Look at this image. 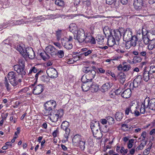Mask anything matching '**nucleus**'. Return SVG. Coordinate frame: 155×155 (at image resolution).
<instances>
[{
    "label": "nucleus",
    "mask_w": 155,
    "mask_h": 155,
    "mask_svg": "<svg viewBox=\"0 0 155 155\" xmlns=\"http://www.w3.org/2000/svg\"><path fill=\"white\" fill-rule=\"evenodd\" d=\"M64 114L63 109H60L56 111H53L50 112L48 115L49 118L52 122H57L59 117H62Z\"/></svg>",
    "instance_id": "4"
},
{
    "label": "nucleus",
    "mask_w": 155,
    "mask_h": 155,
    "mask_svg": "<svg viewBox=\"0 0 155 155\" xmlns=\"http://www.w3.org/2000/svg\"><path fill=\"white\" fill-rule=\"evenodd\" d=\"M62 31L61 30H58L56 31V35L57 36V39L58 41H59L61 36Z\"/></svg>",
    "instance_id": "45"
},
{
    "label": "nucleus",
    "mask_w": 155,
    "mask_h": 155,
    "mask_svg": "<svg viewBox=\"0 0 155 155\" xmlns=\"http://www.w3.org/2000/svg\"><path fill=\"white\" fill-rule=\"evenodd\" d=\"M91 70L89 67H85L82 68V71L83 72L87 73V74L88 73V72H89Z\"/></svg>",
    "instance_id": "51"
},
{
    "label": "nucleus",
    "mask_w": 155,
    "mask_h": 155,
    "mask_svg": "<svg viewBox=\"0 0 155 155\" xmlns=\"http://www.w3.org/2000/svg\"><path fill=\"white\" fill-rule=\"evenodd\" d=\"M14 71H11L9 72L8 75V78L10 83L13 86L15 87L18 84V76L19 75Z\"/></svg>",
    "instance_id": "5"
},
{
    "label": "nucleus",
    "mask_w": 155,
    "mask_h": 155,
    "mask_svg": "<svg viewBox=\"0 0 155 155\" xmlns=\"http://www.w3.org/2000/svg\"><path fill=\"white\" fill-rule=\"evenodd\" d=\"M40 55L44 60H48L50 58L49 54L46 52L45 50L44 52L41 53Z\"/></svg>",
    "instance_id": "32"
},
{
    "label": "nucleus",
    "mask_w": 155,
    "mask_h": 155,
    "mask_svg": "<svg viewBox=\"0 0 155 155\" xmlns=\"http://www.w3.org/2000/svg\"><path fill=\"white\" fill-rule=\"evenodd\" d=\"M90 124L92 132L100 130V124L98 121L92 120Z\"/></svg>",
    "instance_id": "14"
},
{
    "label": "nucleus",
    "mask_w": 155,
    "mask_h": 155,
    "mask_svg": "<svg viewBox=\"0 0 155 155\" xmlns=\"http://www.w3.org/2000/svg\"><path fill=\"white\" fill-rule=\"evenodd\" d=\"M115 39L114 38L112 35L108 36L107 39V43L109 46L112 47L114 45L115 43Z\"/></svg>",
    "instance_id": "25"
},
{
    "label": "nucleus",
    "mask_w": 155,
    "mask_h": 155,
    "mask_svg": "<svg viewBox=\"0 0 155 155\" xmlns=\"http://www.w3.org/2000/svg\"><path fill=\"white\" fill-rule=\"evenodd\" d=\"M118 77L120 82L123 84L125 81L126 75L125 74L123 73H120Z\"/></svg>",
    "instance_id": "30"
},
{
    "label": "nucleus",
    "mask_w": 155,
    "mask_h": 155,
    "mask_svg": "<svg viewBox=\"0 0 155 155\" xmlns=\"http://www.w3.org/2000/svg\"><path fill=\"white\" fill-rule=\"evenodd\" d=\"M117 30L119 33H120V35L121 36L123 35L124 36V33H125L126 30H125L124 28H120L118 29H116Z\"/></svg>",
    "instance_id": "48"
},
{
    "label": "nucleus",
    "mask_w": 155,
    "mask_h": 155,
    "mask_svg": "<svg viewBox=\"0 0 155 155\" xmlns=\"http://www.w3.org/2000/svg\"><path fill=\"white\" fill-rule=\"evenodd\" d=\"M4 84H5V87H6V89L8 91H10L12 89L11 86L8 82V80L6 77H5V78Z\"/></svg>",
    "instance_id": "44"
},
{
    "label": "nucleus",
    "mask_w": 155,
    "mask_h": 155,
    "mask_svg": "<svg viewBox=\"0 0 155 155\" xmlns=\"http://www.w3.org/2000/svg\"><path fill=\"white\" fill-rule=\"evenodd\" d=\"M117 68L119 71L123 70L124 71H127L130 68V66L126 62H124L123 64L119 65Z\"/></svg>",
    "instance_id": "19"
},
{
    "label": "nucleus",
    "mask_w": 155,
    "mask_h": 155,
    "mask_svg": "<svg viewBox=\"0 0 155 155\" xmlns=\"http://www.w3.org/2000/svg\"><path fill=\"white\" fill-rule=\"evenodd\" d=\"M114 35L113 36L116 40L118 41L121 37L120 33H119L117 30H114Z\"/></svg>",
    "instance_id": "36"
},
{
    "label": "nucleus",
    "mask_w": 155,
    "mask_h": 155,
    "mask_svg": "<svg viewBox=\"0 0 155 155\" xmlns=\"http://www.w3.org/2000/svg\"><path fill=\"white\" fill-rule=\"evenodd\" d=\"M107 120V122H108L110 125H112L114 123V120L113 117L108 116L106 118Z\"/></svg>",
    "instance_id": "43"
},
{
    "label": "nucleus",
    "mask_w": 155,
    "mask_h": 155,
    "mask_svg": "<svg viewBox=\"0 0 155 155\" xmlns=\"http://www.w3.org/2000/svg\"><path fill=\"white\" fill-rule=\"evenodd\" d=\"M103 31L105 36L107 35L108 37V36L111 35V29L108 26L105 27L103 28Z\"/></svg>",
    "instance_id": "31"
},
{
    "label": "nucleus",
    "mask_w": 155,
    "mask_h": 155,
    "mask_svg": "<svg viewBox=\"0 0 155 155\" xmlns=\"http://www.w3.org/2000/svg\"><path fill=\"white\" fill-rule=\"evenodd\" d=\"M94 137L97 139H100L102 137V134L101 132V130H99L95 131L92 132Z\"/></svg>",
    "instance_id": "29"
},
{
    "label": "nucleus",
    "mask_w": 155,
    "mask_h": 155,
    "mask_svg": "<svg viewBox=\"0 0 155 155\" xmlns=\"http://www.w3.org/2000/svg\"><path fill=\"white\" fill-rule=\"evenodd\" d=\"M116 94L114 91H111L110 93V97L111 98H114L115 97Z\"/></svg>",
    "instance_id": "61"
},
{
    "label": "nucleus",
    "mask_w": 155,
    "mask_h": 155,
    "mask_svg": "<svg viewBox=\"0 0 155 155\" xmlns=\"http://www.w3.org/2000/svg\"><path fill=\"white\" fill-rule=\"evenodd\" d=\"M45 16H46L45 18V20L53 19L55 17L54 15L52 14L48 15Z\"/></svg>",
    "instance_id": "57"
},
{
    "label": "nucleus",
    "mask_w": 155,
    "mask_h": 155,
    "mask_svg": "<svg viewBox=\"0 0 155 155\" xmlns=\"http://www.w3.org/2000/svg\"><path fill=\"white\" fill-rule=\"evenodd\" d=\"M148 49L149 50L155 49V42L150 43L148 45Z\"/></svg>",
    "instance_id": "47"
},
{
    "label": "nucleus",
    "mask_w": 155,
    "mask_h": 155,
    "mask_svg": "<svg viewBox=\"0 0 155 155\" xmlns=\"http://www.w3.org/2000/svg\"><path fill=\"white\" fill-rule=\"evenodd\" d=\"M149 144L150 145L149 147L147 149H145L143 152V153L144 155H147L149 153L150 151L151 148L152 144V143H149Z\"/></svg>",
    "instance_id": "46"
},
{
    "label": "nucleus",
    "mask_w": 155,
    "mask_h": 155,
    "mask_svg": "<svg viewBox=\"0 0 155 155\" xmlns=\"http://www.w3.org/2000/svg\"><path fill=\"white\" fill-rule=\"evenodd\" d=\"M43 86L42 85L39 84L35 86L33 89V93L34 94L38 95L41 94L43 91Z\"/></svg>",
    "instance_id": "17"
},
{
    "label": "nucleus",
    "mask_w": 155,
    "mask_h": 155,
    "mask_svg": "<svg viewBox=\"0 0 155 155\" xmlns=\"http://www.w3.org/2000/svg\"><path fill=\"white\" fill-rule=\"evenodd\" d=\"M85 142L84 141H82V140L79 143L78 145H79L81 150H84L85 148Z\"/></svg>",
    "instance_id": "41"
},
{
    "label": "nucleus",
    "mask_w": 155,
    "mask_h": 155,
    "mask_svg": "<svg viewBox=\"0 0 155 155\" xmlns=\"http://www.w3.org/2000/svg\"><path fill=\"white\" fill-rule=\"evenodd\" d=\"M93 51L92 50L88 49V50L85 52H84L81 54L82 55H84L85 56H88L91 54L92 53Z\"/></svg>",
    "instance_id": "55"
},
{
    "label": "nucleus",
    "mask_w": 155,
    "mask_h": 155,
    "mask_svg": "<svg viewBox=\"0 0 155 155\" xmlns=\"http://www.w3.org/2000/svg\"><path fill=\"white\" fill-rule=\"evenodd\" d=\"M142 36L144 43L146 45L148 44L149 42V41L150 40L148 37L147 35H142Z\"/></svg>",
    "instance_id": "40"
},
{
    "label": "nucleus",
    "mask_w": 155,
    "mask_h": 155,
    "mask_svg": "<svg viewBox=\"0 0 155 155\" xmlns=\"http://www.w3.org/2000/svg\"><path fill=\"white\" fill-rule=\"evenodd\" d=\"M84 78V77L83 76L81 79L83 83L82 84L81 88L83 91H87L90 88V82H87V81H84L83 80Z\"/></svg>",
    "instance_id": "18"
},
{
    "label": "nucleus",
    "mask_w": 155,
    "mask_h": 155,
    "mask_svg": "<svg viewBox=\"0 0 155 155\" xmlns=\"http://www.w3.org/2000/svg\"><path fill=\"white\" fill-rule=\"evenodd\" d=\"M48 75L50 78H54L58 76V73L56 70L54 68H49L46 71Z\"/></svg>",
    "instance_id": "11"
},
{
    "label": "nucleus",
    "mask_w": 155,
    "mask_h": 155,
    "mask_svg": "<svg viewBox=\"0 0 155 155\" xmlns=\"http://www.w3.org/2000/svg\"><path fill=\"white\" fill-rule=\"evenodd\" d=\"M131 92L130 89H127L121 94L122 97L124 98H129L130 96Z\"/></svg>",
    "instance_id": "24"
},
{
    "label": "nucleus",
    "mask_w": 155,
    "mask_h": 155,
    "mask_svg": "<svg viewBox=\"0 0 155 155\" xmlns=\"http://www.w3.org/2000/svg\"><path fill=\"white\" fill-rule=\"evenodd\" d=\"M14 69L18 74H20L21 78H23L26 73L24 70L25 68V60L22 59H20L18 61V64L14 65Z\"/></svg>",
    "instance_id": "3"
},
{
    "label": "nucleus",
    "mask_w": 155,
    "mask_h": 155,
    "mask_svg": "<svg viewBox=\"0 0 155 155\" xmlns=\"http://www.w3.org/2000/svg\"><path fill=\"white\" fill-rule=\"evenodd\" d=\"M2 46H4L8 48L9 46V41L8 39H5L3 41L2 43Z\"/></svg>",
    "instance_id": "49"
},
{
    "label": "nucleus",
    "mask_w": 155,
    "mask_h": 155,
    "mask_svg": "<svg viewBox=\"0 0 155 155\" xmlns=\"http://www.w3.org/2000/svg\"><path fill=\"white\" fill-rule=\"evenodd\" d=\"M46 16L45 15H40L37 17L33 18L32 20L30 21V23L31 21L40 22L41 21H44L45 20Z\"/></svg>",
    "instance_id": "26"
},
{
    "label": "nucleus",
    "mask_w": 155,
    "mask_h": 155,
    "mask_svg": "<svg viewBox=\"0 0 155 155\" xmlns=\"http://www.w3.org/2000/svg\"><path fill=\"white\" fill-rule=\"evenodd\" d=\"M86 35L84 30L81 29L78 31L76 35H74V39L79 43H82L84 42Z\"/></svg>",
    "instance_id": "7"
},
{
    "label": "nucleus",
    "mask_w": 155,
    "mask_h": 155,
    "mask_svg": "<svg viewBox=\"0 0 155 155\" xmlns=\"http://www.w3.org/2000/svg\"><path fill=\"white\" fill-rule=\"evenodd\" d=\"M142 81V77L141 75H138L130 84L131 88L133 89L138 87Z\"/></svg>",
    "instance_id": "9"
},
{
    "label": "nucleus",
    "mask_w": 155,
    "mask_h": 155,
    "mask_svg": "<svg viewBox=\"0 0 155 155\" xmlns=\"http://www.w3.org/2000/svg\"><path fill=\"white\" fill-rule=\"evenodd\" d=\"M112 86V84L111 83H106L102 85L101 91L102 92H105L109 90Z\"/></svg>",
    "instance_id": "21"
},
{
    "label": "nucleus",
    "mask_w": 155,
    "mask_h": 155,
    "mask_svg": "<svg viewBox=\"0 0 155 155\" xmlns=\"http://www.w3.org/2000/svg\"><path fill=\"white\" fill-rule=\"evenodd\" d=\"M123 45H125V48L127 49H128L129 48H130L131 46V45H129V44H128V43H127V42L126 43V44H125V43H123Z\"/></svg>",
    "instance_id": "62"
},
{
    "label": "nucleus",
    "mask_w": 155,
    "mask_h": 155,
    "mask_svg": "<svg viewBox=\"0 0 155 155\" xmlns=\"http://www.w3.org/2000/svg\"><path fill=\"white\" fill-rule=\"evenodd\" d=\"M69 126V123L66 121H64L61 125V128L65 131V134L64 135V137L66 139L64 142L68 141V138L70 133V129L68 128Z\"/></svg>",
    "instance_id": "6"
},
{
    "label": "nucleus",
    "mask_w": 155,
    "mask_h": 155,
    "mask_svg": "<svg viewBox=\"0 0 155 155\" xmlns=\"http://www.w3.org/2000/svg\"><path fill=\"white\" fill-rule=\"evenodd\" d=\"M152 77V74L148 71L145 70L143 73V79L145 81H147Z\"/></svg>",
    "instance_id": "22"
},
{
    "label": "nucleus",
    "mask_w": 155,
    "mask_h": 155,
    "mask_svg": "<svg viewBox=\"0 0 155 155\" xmlns=\"http://www.w3.org/2000/svg\"><path fill=\"white\" fill-rule=\"evenodd\" d=\"M16 49L24 58L28 57L30 59H33L35 57L34 51L30 47L25 48L19 45H17Z\"/></svg>",
    "instance_id": "1"
},
{
    "label": "nucleus",
    "mask_w": 155,
    "mask_h": 155,
    "mask_svg": "<svg viewBox=\"0 0 155 155\" xmlns=\"http://www.w3.org/2000/svg\"><path fill=\"white\" fill-rule=\"evenodd\" d=\"M138 40L137 36H133L130 40L131 45L133 47H135L136 45L137 41Z\"/></svg>",
    "instance_id": "28"
},
{
    "label": "nucleus",
    "mask_w": 155,
    "mask_h": 155,
    "mask_svg": "<svg viewBox=\"0 0 155 155\" xmlns=\"http://www.w3.org/2000/svg\"><path fill=\"white\" fill-rule=\"evenodd\" d=\"M82 140V138L80 135L77 134L75 135L72 140L73 144L75 145H78L79 143Z\"/></svg>",
    "instance_id": "23"
},
{
    "label": "nucleus",
    "mask_w": 155,
    "mask_h": 155,
    "mask_svg": "<svg viewBox=\"0 0 155 155\" xmlns=\"http://www.w3.org/2000/svg\"><path fill=\"white\" fill-rule=\"evenodd\" d=\"M132 34V32L130 29H127L123 36L124 40L127 42L130 41V39L133 37Z\"/></svg>",
    "instance_id": "13"
},
{
    "label": "nucleus",
    "mask_w": 155,
    "mask_h": 155,
    "mask_svg": "<svg viewBox=\"0 0 155 155\" xmlns=\"http://www.w3.org/2000/svg\"><path fill=\"white\" fill-rule=\"evenodd\" d=\"M147 104H145V100L144 101L142 102L141 107L140 108V112L142 114H144L145 113V109L147 108L148 107L147 106Z\"/></svg>",
    "instance_id": "33"
},
{
    "label": "nucleus",
    "mask_w": 155,
    "mask_h": 155,
    "mask_svg": "<svg viewBox=\"0 0 155 155\" xmlns=\"http://www.w3.org/2000/svg\"><path fill=\"white\" fill-rule=\"evenodd\" d=\"M56 55L59 58H62L64 56V51L61 50L58 51H57L56 50Z\"/></svg>",
    "instance_id": "42"
},
{
    "label": "nucleus",
    "mask_w": 155,
    "mask_h": 155,
    "mask_svg": "<svg viewBox=\"0 0 155 155\" xmlns=\"http://www.w3.org/2000/svg\"><path fill=\"white\" fill-rule=\"evenodd\" d=\"M74 61H76L74 60L72 58L69 59H68L67 62L68 64H72L74 63Z\"/></svg>",
    "instance_id": "59"
},
{
    "label": "nucleus",
    "mask_w": 155,
    "mask_h": 155,
    "mask_svg": "<svg viewBox=\"0 0 155 155\" xmlns=\"http://www.w3.org/2000/svg\"><path fill=\"white\" fill-rule=\"evenodd\" d=\"M150 70L149 71L150 73L151 74L153 73H155V65H151L150 67Z\"/></svg>",
    "instance_id": "56"
},
{
    "label": "nucleus",
    "mask_w": 155,
    "mask_h": 155,
    "mask_svg": "<svg viewBox=\"0 0 155 155\" xmlns=\"http://www.w3.org/2000/svg\"><path fill=\"white\" fill-rule=\"evenodd\" d=\"M61 43L63 45L66 49L70 50L73 47V45L71 42L67 41V37L61 39Z\"/></svg>",
    "instance_id": "15"
},
{
    "label": "nucleus",
    "mask_w": 155,
    "mask_h": 155,
    "mask_svg": "<svg viewBox=\"0 0 155 155\" xmlns=\"http://www.w3.org/2000/svg\"><path fill=\"white\" fill-rule=\"evenodd\" d=\"M56 106V103L53 100L47 101L44 105V109L43 110V114L45 116H48L50 112L53 111Z\"/></svg>",
    "instance_id": "2"
},
{
    "label": "nucleus",
    "mask_w": 155,
    "mask_h": 155,
    "mask_svg": "<svg viewBox=\"0 0 155 155\" xmlns=\"http://www.w3.org/2000/svg\"><path fill=\"white\" fill-rule=\"evenodd\" d=\"M37 68L35 67H33L29 70L28 74L29 75L33 72L34 73H36L37 72Z\"/></svg>",
    "instance_id": "54"
},
{
    "label": "nucleus",
    "mask_w": 155,
    "mask_h": 155,
    "mask_svg": "<svg viewBox=\"0 0 155 155\" xmlns=\"http://www.w3.org/2000/svg\"><path fill=\"white\" fill-rule=\"evenodd\" d=\"M41 71H39L35 75V78L36 80V81L38 79V76L39 75H41Z\"/></svg>",
    "instance_id": "63"
},
{
    "label": "nucleus",
    "mask_w": 155,
    "mask_h": 155,
    "mask_svg": "<svg viewBox=\"0 0 155 155\" xmlns=\"http://www.w3.org/2000/svg\"><path fill=\"white\" fill-rule=\"evenodd\" d=\"M134 60L137 62H140L142 60L141 58L139 57H135L134 58Z\"/></svg>",
    "instance_id": "58"
},
{
    "label": "nucleus",
    "mask_w": 155,
    "mask_h": 155,
    "mask_svg": "<svg viewBox=\"0 0 155 155\" xmlns=\"http://www.w3.org/2000/svg\"><path fill=\"white\" fill-rule=\"evenodd\" d=\"M90 89L93 92H97L99 89V86L95 83H90Z\"/></svg>",
    "instance_id": "27"
},
{
    "label": "nucleus",
    "mask_w": 155,
    "mask_h": 155,
    "mask_svg": "<svg viewBox=\"0 0 155 155\" xmlns=\"http://www.w3.org/2000/svg\"><path fill=\"white\" fill-rule=\"evenodd\" d=\"M134 139H131L129 140L127 144V147L129 149H130L133 147V143H134Z\"/></svg>",
    "instance_id": "52"
},
{
    "label": "nucleus",
    "mask_w": 155,
    "mask_h": 155,
    "mask_svg": "<svg viewBox=\"0 0 155 155\" xmlns=\"http://www.w3.org/2000/svg\"><path fill=\"white\" fill-rule=\"evenodd\" d=\"M124 116L122 112H117L115 117L116 120L118 121H120L122 119Z\"/></svg>",
    "instance_id": "34"
},
{
    "label": "nucleus",
    "mask_w": 155,
    "mask_h": 155,
    "mask_svg": "<svg viewBox=\"0 0 155 155\" xmlns=\"http://www.w3.org/2000/svg\"><path fill=\"white\" fill-rule=\"evenodd\" d=\"M30 23V21H24L23 20H18L17 21H15L13 22V25H20L24 23Z\"/></svg>",
    "instance_id": "38"
},
{
    "label": "nucleus",
    "mask_w": 155,
    "mask_h": 155,
    "mask_svg": "<svg viewBox=\"0 0 155 155\" xmlns=\"http://www.w3.org/2000/svg\"><path fill=\"white\" fill-rule=\"evenodd\" d=\"M104 36L100 35L96 37V40L98 44L100 45L104 44Z\"/></svg>",
    "instance_id": "39"
},
{
    "label": "nucleus",
    "mask_w": 155,
    "mask_h": 155,
    "mask_svg": "<svg viewBox=\"0 0 155 155\" xmlns=\"http://www.w3.org/2000/svg\"><path fill=\"white\" fill-rule=\"evenodd\" d=\"M137 107L136 105H132L131 106L130 108V112L132 113L133 114L134 113L135 111H136V110L137 109Z\"/></svg>",
    "instance_id": "53"
},
{
    "label": "nucleus",
    "mask_w": 155,
    "mask_h": 155,
    "mask_svg": "<svg viewBox=\"0 0 155 155\" xmlns=\"http://www.w3.org/2000/svg\"><path fill=\"white\" fill-rule=\"evenodd\" d=\"M133 5L134 8L137 11L141 10L143 6V0H134Z\"/></svg>",
    "instance_id": "10"
},
{
    "label": "nucleus",
    "mask_w": 155,
    "mask_h": 155,
    "mask_svg": "<svg viewBox=\"0 0 155 155\" xmlns=\"http://www.w3.org/2000/svg\"><path fill=\"white\" fill-rule=\"evenodd\" d=\"M145 102L147 104V106L152 110H155V98L149 100V97H146L145 99Z\"/></svg>",
    "instance_id": "8"
},
{
    "label": "nucleus",
    "mask_w": 155,
    "mask_h": 155,
    "mask_svg": "<svg viewBox=\"0 0 155 155\" xmlns=\"http://www.w3.org/2000/svg\"><path fill=\"white\" fill-rule=\"evenodd\" d=\"M96 73L95 71L91 69L89 72H88V73L86 75L85 77L87 81L91 82L95 76Z\"/></svg>",
    "instance_id": "16"
},
{
    "label": "nucleus",
    "mask_w": 155,
    "mask_h": 155,
    "mask_svg": "<svg viewBox=\"0 0 155 155\" xmlns=\"http://www.w3.org/2000/svg\"><path fill=\"white\" fill-rule=\"evenodd\" d=\"M55 4L57 6L63 7L65 5V2L64 0H55Z\"/></svg>",
    "instance_id": "35"
},
{
    "label": "nucleus",
    "mask_w": 155,
    "mask_h": 155,
    "mask_svg": "<svg viewBox=\"0 0 155 155\" xmlns=\"http://www.w3.org/2000/svg\"><path fill=\"white\" fill-rule=\"evenodd\" d=\"M83 42L87 43H90L92 44H94L96 43V41L95 38L92 36H87V34H86Z\"/></svg>",
    "instance_id": "20"
},
{
    "label": "nucleus",
    "mask_w": 155,
    "mask_h": 155,
    "mask_svg": "<svg viewBox=\"0 0 155 155\" xmlns=\"http://www.w3.org/2000/svg\"><path fill=\"white\" fill-rule=\"evenodd\" d=\"M100 122L103 124H106L107 123V120L105 119H101Z\"/></svg>",
    "instance_id": "60"
},
{
    "label": "nucleus",
    "mask_w": 155,
    "mask_h": 155,
    "mask_svg": "<svg viewBox=\"0 0 155 155\" xmlns=\"http://www.w3.org/2000/svg\"><path fill=\"white\" fill-rule=\"evenodd\" d=\"M69 31L72 32H74L77 29V27L76 24L74 23L71 24L69 27Z\"/></svg>",
    "instance_id": "37"
},
{
    "label": "nucleus",
    "mask_w": 155,
    "mask_h": 155,
    "mask_svg": "<svg viewBox=\"0 0 155 155\" xmlns=\"http://www.w3.org/2000/svg\"><path fill=\"white\" fill-rule=\"evenodd\" d=\"M45 50L49 55L52 56L56 55L57 50L53 46L49 45L46 47Z\"/></svg>",
    "instance_id": "12"
},
{
    "label": "nucleus",
    "mask_w": 155,
    "mask_h": 155,
    "mask_svg": "<svg viewBox=\"0 0 155 155\" xmlns=\"http://www.w3.org/2000/svg\"><path fill=\"white\" fill-rule=\"evenodd\" d=\"M114 0H106V3L107 4L111 5L114 2Z\"/></svg>",
    "instance_id": "64"
},
{
    "label": "nucleus",
    "mask_w": 155,
    "mask_h": 155,
    "mask_svg": "<svg viewBox=\"0 0 155 155\" xmlns=\"http://www.w3.org/2000/svg\"><path fill=\"white\" fill-rule=\"evenodd\" d=\"M147 141H144L143 142V143H141L140 145L138 147L137 149L138 150H141L143 149L144 147L146 145L147 143Z\"/></svg>",
    "instance_id": "50"
}]
</instances>
